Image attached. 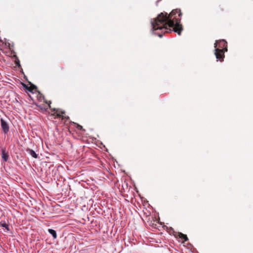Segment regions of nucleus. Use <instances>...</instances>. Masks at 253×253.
Masks as SVG:
<instances>
[{"mask_svg": "<svg viewBox=\"0 0 253 253\" xmlns=\"http://www.w3.org/2000/svg\"><path fill=\"white\" fill-rule=\"evenodd\" d=\"M215 55L217 61H222L224 57V51H227V42L224 40L217 41L214 43Z\"/></svg>", "mask_w": 253, "mask_h": 253, "instance_id": "obj_2", "label": "nucleus"}, {"mask_svg": "<svg viewBox=\"0 0 253 253\" xmlns=\"http://www.w3.org/2000/svg\"><path fill=\"white\" fill-rule=\"evenodd\" d=\"M8 153L7 151H6V149L5 148H2L1 149V158L2 160L6 162L8 159Z\"/></svg>", "mask_w": 253, "mask_h": 253, "instance_id": "obj_4", "label": "nucleus"}, {"mask_svg": "<svg viewBox=\"0 0 253 253\" xmlns=\"http://www.w3.org/2000/svg\"><path fill=\"white\" fill-rule=\"evenodd\" d=\"M56 113L57 114V116H59V117L61 116L62 119H63L64 118H66V117H65L63 115V114H64L65 113L64 111H60L59 109H57Z\"/></svg>", "mask_w": 253, "mask_h": 253, "instance_id": "obj_7", "label": "nucleus"}, {"mask_svg": "<svg viewBox=\"0 0 253 253\" xmlns=\"http://www.w3.org/2000/svg\"><path fill=\"white\" fill-rule=\"evenodd\" d=\"M78 127L80 129H82V128H83L82 126H80V125L78 126Z\"/></svg>", "mask_w": 253, "mask_h": 253, "instance_id": "obj_10", "label": "nucleus"}, {"mask_svg": "<svg viewBox=\"0 0 253 253\" xmlns=\"http://www.w3.org/2000/svg\"><path fill=\"white\" fill-rule=\"evenodd\" d=\"M48 232L52 236V237L54 239L56 238L57 234H56V232L55 230L52 229H49Z\"/></svg>", "mask_w": 253, "mask_h": 253, "instance_id": "obj_6", "label": "nucleus"}, {"mask_svg": "<svg viewBox=\"0 0 253 253\" xmlns=\"http://www.w3.org/2000/svg\"><path fill=\"white\" fill-rule=\"evenodd\" d=\"M0 225L1 227L4 228L7 231H9V229L8 228V225L5 221L1 222L0 223Z\"/></svg>", "mask_w": 253, "mask_h": 253, "instance_id": "obj_9", "label": "nucleus"}, {"mask_svg": "<svg viewBox=\"0 0 253 253\" xmlns=\"http://www.w3.org/2000/svg\"><path fill=\"white\" fill-rule=\"evenodd\" d=\"M27 151L32 157L34 158H37L38 157V155L33 150L28 149L27 150Z\"/></svg>", "mask_w": 253, "mask_h": 253, "instance_id": "obj_5", "label": "nucleus"}, {"mask_svg": "<svg viewBox=\"0 0 253 253\" xmlns=\"http://www.w3.org/2000/svg\"><path fill=\"white\" fill-rule=\"evenodd\" d=\"M18 62H19L18 61ZM17 64H18L19 65H20L19 63H17Z\"/></svg>", "mask_w": 253, "mask_h": 253, "instance_id": "obj_11", "label": "nucleus"}, {"mask_svg": "<svg viewBox=\"0 0 253 253\" xmlns=\"http://www.w3.org/2000/svg\"><path fill=\"white\" fill-rule=\"evenodd\" d=\"M178 236H179V238H181L182 239H183V242H185V241H187L188 240V238L186 236V235L181 233H179L178 234Z\"/></svg>", "mask_w": 253, "mask_h": 253, "instance_id": "obj_8", "label": "nucleus"}, {"mask_svg": "<svg viewBox=\"0 0 253 253\" xmlns=\"http://www.w3.org/2000/svg\"><path fill=\"white\" fill-rule=\"evenodd\" d=\"M181 16L180 10L178 9L173 10L169 15L167 13H160L151 21L153 33L162 37L163 33L173 31L180 35L182 30L180 24Z\"/></svg>", "mask_w": 253, "mask_h": 253, "instance_id": "obj_1", "label": "nucleus"}, {"mask_svg": "<svg viewBox=\"0 0 253 253\" xmlns=\"http://www.w3.org/2000/svg\"><path fill=\"white\" fill-rule=\"evenodd\" d=\"M1 127L4 133L6 134L9 131V126L7 123L3 119L0 120Z\"/></svg>", "mask_w": 253, "mask_h": 253, "instance_id": "obj_3", "label": "nucleus"}]
</instances>
